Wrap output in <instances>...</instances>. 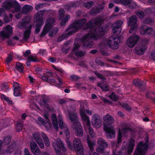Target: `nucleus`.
Here are the masks:
<instances>
[{
  "label": "nucleus",
  "instance_id": "obj_1",
  "mask_svg": "<svg viewBox=\"0 0 155 155\" xmlns=\"http://www.w3.org/2000/svg\"><path fill=\"white\" fill-rule=\"evenodd\" d=\"M123 23L122 21L118 20L111 26V32L113 35L109 37L108 40H107V46H109L113 50L118 49L120 44L122 43L121 36L117 35L121 32Z\"/></svg>",
  "mask_w": 155,
  "mask_h": 155
},
{
  "label": "nucleus",
  "instance_id": "obj_2",
  "mask_svg": "<svg viewBox=\"0 0 155 155\" xmlns=\"http://www.w3.org/2000/svg\"><path fill=\"white\" fill-rule=\"evenodd\" d=\"M107 29V25L104 27L99 26L93 31H90L83 36L81 38L83 46L85 47L91 48L93 45L92 39L97 40L104 36L101 33L105 32Z\"/></svg>",
  "mask_w": 155,
  "mask_h": 155
},
{
  "label": "nucleus",
  "instance_id": "obj_3",
  "mask_svg": "<svg viewBox=\"0 0 155 155\" xmlns=\"http://www.w3.org/2000/svg\"><path fill=\"white\" fill-rule=\"evenodd\" d=\"M87 21V19L85 18L74 21L66 30V31H67L72 29L68 32V35L71 36L73 34L76 32L82 29V27L84 25V27L83 28L84 30H87L92 29L94 27L93 20L91 19L86 23Z\"/></svg>",
  "mask_w": 155,
  "mask_h": 155
},
{
  "label": "nucleus",
  "instance_id": "obj_4",
  "mask_svg": "<svg viewBox=\"0 0 155 155\" xmlns=\"http://www.w3.org/2000/svg\"><path fill=\"white\" fill-rule=\"evenodd\" d=\"M145 140L146 143L142 141L140 142L137 144L134 155H145L148 147L149 139L147 136Z\"/></svg>",
  "mask_w": 155,
  "mask_h": 155
},
{
  "label": "nucleus",
  "instance_id": "obj_5",
  "mask_svg": "<svg viewBox=\"0 0 155 155\" xmlns=\"http://www.w3.org/2000/svg\"><path fill=\"white\" fill-rule=\"evenodd\" d=\"M3 7L6 10L12 8H15V11L18 12L20 10V6L16 1L6 0L3 3Z\"/></svg>",
  "mask_w": 155,
  "mask_h": 155
},
{
  "label": "nucleus",
  "instance_id": "obj_6",
  "mask_svg": "<svg viewBox=\"0 0 155 155\" xmlns=\"http://www.w3.org/2000/svg\"><path fill=\"white\" fill-rule=\"evenodd\" d=\"M136 131V130L134 129L128 127H125L122 130L119 129L118 133L117 143H120L122 141L121 139L122 137V132L124 134H126L129 132L133 134L135 133Z\"/></svg>",
  "mask_w": 155,
  "mask_h": 155
},
{
  "label": "nucleus",
  "instance_id": "obj_7",
  "mask_svg": "<svg viewBox=\"0 0 155 155\" xmlns=\"http://www.w3.org/2000/svg\"><path fill=\"white\" fill-rule=\"evenodd\" d=\"M139 38L140 37L139 35L135 33H133L128 38L126 44L129 47L133 48L137 43Z\"/></svg>",
  "mask_w": 155,
  "mask_h": 155
},
{
  "label": "nucleus",
  "instance_id": "obj_8",
  "mask_svg": "<svg viewBox=\"0 0 155 155\" xmlns=\"http://www.w3.org/2000/svg\"><path fill=\"white\" fill-rule=\"evenodd\" d=\"M69 118L73 123V126H81L78 119L77 113L71 112L69 113Z\"/></svg>",
  "mask_w": 155,
  "mask_h": 155
},
{
  "label": "nucleus",
  "instance_id": "obj_9",
  "mask_svg": "<svg viewBox=\"0 0 155 155\" xmlns=\"http://www.w3.org/2000/svg\"><path fill=\"white\" fill-rule=\"evenodd\" d=\"M104 9V4L103 3L101 5H98L93 7L90 13V14L94 15L100 13Z\"/></svg>",
  "mask_w": 155,
  "mask_h": 155
},
{
  "label": "nucleus",
  "instance_id": "obj_10",
  "mask_svg": "<svg viewBox=\"0 0 155 155\" xmlns=\"http://www.w3.org/2000/svg\"><path fill=\"white\" fill-rule=\"evenodd\" d=\"M101 119L98 114H94L92 117V123L93 126H101Z\"/></svg>",
  "mask_w": 155,
  "mask_h": 155
},
{
  "label": "nucleus",
  "instance_id": "obj_11",
  "mask_svg": "<svg viewBox=\"0 0 155 155\" xmlns=\"http://www.w3.org/2000/svg\"><path fill=\"white\" fill-rule=\"evenodd\" d=\"M146 47L144 45H138L135 48V50L136 53L139 55H142L144 54Z\"/></svg>",
  "mask_w": 155,
  "mask_h": 155
},
{
  "label": "nucleus",
  "instance_id": "obj_12",
  "mask_svg": "<svg viewBox=\"0 0 155 155\" xmlns=\"http://www.w3.org/2000/svg\"><path fill=\"white\" fill-rule=\"evenodd\" d=\"M46 11L45 9L41 10L37 13L36 16V22L43 23V20L42 17Z\"/></svg>",
  "mask_w": 155,
  "mask_h": 155
},
{
  "label": "nucleus",
  "instance_id": "obj_13",
  "mask_svg": "<svg viewBox=\"0 0 155 155\" xmlns=\"http://www.w3.org/2000/svg\"><path fill=\"white\" fill-rule=\"evenodd\" d=\"M49 100V98L48 97L43 96L41 100L39 102L41 106L46 108H48L49 106L48 103Z\"/></svg>",
  "mask_w": 155,
  "mask_h": 155
},
{
  "label": "nucleus",
  "instance_id": "obj_14",
  "mask_svg": "<svg viewBox=\"0 0 155 155\" xmlns=\"http://www.w3.org/2000/svg\"><path fill=\"white\" fill-rule=\"evenodd\" d=\"M31 26L29 25L28 27L25 30L23 35V39L25 41H26L29 38L31 33Z\"/></svg>",
  "mask_w": 155,
  "mask_h": 155
},
{
  "label": "nucleus",
  "instance_id": "obj_15",
  "mask_svg": "<svg viewBox=\"0 0 155 155\" xmlns=\"http://www.w3.org/2000/svg\"><path fill=\"white\" fill-rule=\"evenodd\" d=\"M116 132L113 127H107V138L110 139L114 138Z\"/></svg>",
  "mask_w": 155,
  "mask_h": 155
},
{
  "label": "nucleus",
  "instance_id": "obj_16",
  "mask_svg": "<svg viewBox=\"0 0 155 155\" xmlns=\"http://www.w3.org/2000/svg\"><path fill=\"white\" fill-rule=\"evenodd\" d=\"M74 148L75 150L77 151V155H84V148L81 143L77 145V146Z\"/></svg>",
  "mask_w": 155,
  "mask_h": 155
},
{
  "label": "nucleus",
  "instance_id": "obj_17",
  "mask_svg": "<svg viewBox=\"0 0 155 155\" xmlns=\"http://www.w3.org/2000/svg\"><path fill=\"white\" fill-rule=\"evenodd\" d=\"M137 22V18L136 16L133 15L130 18L128 25L129 26L136 27H137L136 23Z\"/></svg>",
  "mask_w": 155,
  "mask_h": 155
},
{
  "label": "nucleus",
  "instance_id": "obj_18",
  "mask_svg": "<svg viewBox=\"0 0 155 155\" xmlns=\"http://www.w3.org/2000/svg\"><path fill=\"white\" fill-rule=\"evenodd\" d=\"M73 129L75 130V133L77 136L80 137L83 136L84 131L82 127H74Z\"/></svg>",
  "mask_w": 155,
  "mask_h": 155
},
{
  "label": "nucleus",
  "instance_id": "obj_19",
  "mask_svg": "<svg viewBox=\"0 0 155 155\" xmlns=\"http://www.w3.org/2000/svg\"><path fill=\"white\" fill-rule=\"evenodd\" d=\"M32 9L33 7L31 6L26 5L23 6L22 12L23 13L27 14L32 12Z\"/></svg>",
  "mask_w": 155,
  "mask_h": 155
},
{
  "label": "nucleus",
  "instance_id": "obj_20",
  "mask_svg": "<svg viewBox=\"0 0 155 155\" xmlns=\"http://www.w3.org/2000/svg\"><path fill=\"white\" fill-rule=\"evenodd\" d=\"M144 34L148 35H155V31L150 27H147L143 31Z\"/></svg>",
  "mask_w": 155,
  "mask_h": 155
},
{
  "label": "nucleus",
  "instance_id": "obj_21",
  "mask_svg": "<svg viewBox=\"0 0 155 155\" xmlns=\"http://www.w3.org/2000/svg\"><path fill=\"white\" fill-rule=\"evenodd\" d=\"M84 124V126H91V122L89 117L86 115L81 116Z\"/></svg>",
  "mask_w": 155,
  "mask_h": 155
},
{
  "label": "nucleus",
  "instance_id": "obj_22",
  "mask_svg": "<svg viewBox=\"0 0 155 155\" xmlns=\"http://www.w3.org/2000/svg\"><path fill=\"white\" fill-rule=\"evenodd\" d=\"M16 142L14 141H12L6 150L7 152L9 153L12 152L14 151V149L16 147Z\"/></svg>",
  "mask_w": 155,
  "mask_h": 155
},
{
  "label": "nucleus",
  "instance_id": "obj_23",
  "mask_svg": "<svg viewBox=\"0 0 155 155\" xmlns=\"http://www.w3.org/2000/svg\"><path fill=\"white\" fill-rule=\"evenodd\" d=\"M15 68L17 71L20 73L24 72V67L22 64L19 62H16Z\"/></svg>",
  "mask_w": 155,
  "mask_h": 155
},
{
  "label": "nucleus",
  "instance_id": "obj_24",
  "mask_svg": "<svg viewBox=\"0 0 155 155\" xmlns=\"http://www.w3.org/2000/svg\"><path fill=\"white\" fill-rule=\"evenodd\" d=\"M93 21L94 25H98L102 23L104 21L101 17L98 16L95 18Z\"/></svg>",
  "mask_w": 155,
  "mask_h": 155
},
{
  "label": "nucleus",
  "instance_id": "obj_25",
  "mask_svg": "<svg viewBox=\"0 0 155 155\" xmlns=\"http://www.w3.org/2000/svg\"><path fill=\"white\" fill-rule=\"evenodd\" d=\"M133 83L136 87L140 88L142 86L143 81H141L140 79H137L133 80Z\"/></svg>",
  "mask_w": 155,
  "mask_h": 155
},
{
  "label": "nucleus",
  "instance_id": "obj_26",
  "mask_svg": "<svg viewBox=\"0 0 155 155\" xmlns=\"http://www.w3.org/2000/svg\"><path fill=\"white\" fill-rule=\"evenodd\" d=\"M87 141L89 148L92 151L94 150L93 147L96 144L94 142L91 140L89 135H87Z\"/></svg>",
  "mask_w": 155,
  "mask_h": 155
},
{
  "label": "nucleus",
  "instance_id": "obj_27",
  "mask_svg": "<svg viewBox=\"0 0 155 155\" xmlns=\"http://www.w3.org/2000/svg\"><path fill=\"white\" fill-rule=\"evenodd\" d=\"M58 80V83H57V81L54 78H50L49 79V82H51L55 84H56L59 86H60L63 84V82L62 81L61 78L59 77H58L57 78Z\"/></svg>",
  "mask_w": 155,
  "mask_h": 155
},
{
  "label": "nucleus",
  "instance_id": "obj_28",
  "mask_svg": "<svg viewBox=\"0 0 155 155\" xmlns=\"http://www.w3.org/2000/svg\"><path fill=\"white\" fill-rule=\"evenodd\" d=\"M10 35L4 31H2L0 32V36L2 39L8 38Z\"/></svg>",
  "mask_w": 155,
  "mask_h": 155
},
{
  "label": "nucleus",
  "instance_id": "obj_29",
  "mask_svg": "<svg viewBox=\"0 0 155 155\" xmlns=\"http://www.w3.org/2000/svg\"><path fill=\"white\" fill-rule=\"evenodd\" d=\"M106 82L103 81L101 83H97V86L100 87L101 89L104 91H107V84Z\"/></svg>",
  "mask_w": 155,
  "mask_h": 155
},
{
  "label": "nucleus",
  "instance_id": "obj_30",
  "mask_svg": "<svg viewBox=\"0 0 155 155\" xmlns=\"http://www.w3.org/2000/svg\"><path fill=\"white\" fill-rule=\"evenodd\" d=\"M145 96L146 97L152 100L154 102V92L150 91L147 92Z\"/></svg>",
  "mask_w": 155,
  "mask_h": 155
},
{
  "label": "nucleus",
  "instance_id": "obj_31",
  "mask_svg": "<svg viewBox=\"0 0 155 155\" xmlns=\"http://www.w3.org/2000/svg\"><path fill=\"white\" fill-rule=\"evenodd\" d=\"M51 120L53 126H58V120H57L56 115L55 114H52Z\"/></svg>",
  "mask_w": 155,
  "mask_h": 155
},
{
  "label": "nucleus",
  "instance_id": "obj_32",
  "mask_svg": "<svg viewBox=\"0 0 155 155\" xmlns=\"http://www.w3.org/2000/svg\"><path fill=\"white\" fill-rule=\"evenodd\" d=\"M58 30V29L57 27H54L49 32L48 34L49 36L51 37H53L54 35L57 33Z\"/></svg>",
  "mask_w": 155,
  "mask_h": 155
},
{
  "label": "nucleus",
  "instance_id": "obj_33",
  "mask_svg": "<svg viewBox=\"0 0 155 155\" xmlns=\"http://www.w3.org/2000/svg\"><path fill=\"white\" fill-rule=\"evenodd\" d=\"M11 137L8 136L5 137L2 141V143L5 145H7L11 141Z\"/></svg>",
  "mask_w": 155,
  "mask_h": 155
},
{
  "label": "nucleus",
  "instance_id": "obj_34",
  "mask_svg": "<svg viewBox=\"0 0 155 155\" xmlns=\"http://www.w3.org/2000/svg\"><path fill=\"white\" fill-rule=\"evenodd\" d=\"M111 99L114 101H116L119 99L118 96L116 94V93L113 92L111 94L108 96Z\"/></svg>",
  "mask_w": 155,
  "mask_h": 155
},
{
  "label": "nucleus",
  "instance_id": "obj_35",
  "mask_svg": "<svg viewBox=\"0 0 155 155\" xmlns=\"http://www.w3.org/2000/svg\"><path fill=\"white\" fill-rule=\"evenodd\" d=\"M70 18V16L69 15L66 16L65 18L61 20L60 23V25L61 26L64 25Z\"/></svg>",
  "mask_w": 155,
  "mask_h": 155
},
{
  "label": "nucleus",
  "instance_id": "obj_36",
  "mask_svg": "<svg viewBox=\"0 0 155 155\" xmlns=\"http://www.w3.org/2000/svg\"><path fill=\"white\" fill-rule=\"evenodd\" d=\"M29 21H22L18 24L19 28L20 29H22L29 25Z\"/></svg>",
  "mask_w": 155,
  "mask_h": 155
},
{
  "label": "nucleus",
  "instance_id": "obj_37",
  "mask_svg": "<svg viewBox=\"0 0 155 155\" xmlns=\"http://www.w3.org/2000/svg\"><path fill=\"white\" fill-rule=\"evenodd\" d=\"M43 23L37 22L35 26V33L38 34L39 33L41 28V26L43 25Z\"/></svg>",
  "mask_w": 155,
  "mask_h": 155
},
{
  "label": "nucleus",
  "instance_id": "obj_38",
  "mask_svg": "<svg viewBox=\"0 0 155 155\" xmlns=\"http://www.w3.org/2000/svg\"><path fill=\"white\" fill-rule=\"evenodd\" d=\"M114 120L113 117L109 115V114H107V126L108 125H111L113 123Z\"/></svg>",
  "mask_w": 155,
  "mask_h": 155
},
{
  "label": "nucleus",
  "instance_id": "obj_39",
  "mask_svg": "<svg viewBox=\"0 0 155 155\" xmlns=\"http://www.w3.org/2000/svg\"><path fill=\"white\" fill-rule=\"evenodd\" d=\"M105 148L104 145H99L98 147L97 148L96 151L99 153H103L104 152Z\"/></svg>",
  "mask_w": 155,
  "mask_h": 155
},
{
  "label": "nucleus",
  "instance_id": "obj_40",
  "mask_svg": "<svg viewBox=\"0 0 155 155\" xmlns=\"http://www.w3.org/2000/svg\"><path fill=\"white\" fill-rule=\"evenodd\" d=\"M59 126H66L64 122L62 117L58 115V124Z\"/></svg>",
  "mask_w": 155,
  "mask_h": 155
},
{
  "label": "nucleus",
  "instance_id": "obj_41",
  "mask_svg": "<svg viewBox=\"0 0 155 155\" xmlns=\"http://www.w3.org/2000/svg\"><path fill=\"white\" fill-rule=\"evenodd\" d=\"M135 13L137 15L141 18H143L145 15V14L144 12L140 10L136 11Z\"/></svg>",
  "mask_w": 155,
  "mask_h": 155
},
{
  "label": "nucleus",
  "instance_id": "obj_42",
  "mask_svg": "<svg viewBox=\"0 0 155 155\" xmlns=\"http://www.w3.org/2000/svg\"><path fill=\"white\" fill-rule=\"evenodd\" d=\"M60 129L64 132L66 135H69L70 134L69 130L67 127H60Z\"/></svg>",
  "mask_w": 155,
  "mask_h": 155
},
{
  "label": "nucleus",
  "instance_id": "obj_43",
  "mask_svg": "<svg viewBox=\"0 0 155 155\" xmlns=\"http://www.w3.org/2000/svg\"><path fill=\"white\" fill-rule=\"evenodd\" d=\"M37 123H40L43 126H47V125L45 126V125L47 124L48 122L44 119L41 117H38V121L37 122Z\"/></svg>",
  "mask_w": 155,
  "mask_h": 155
},
{
  "label": "nucleus",
  "instance_id": "obj_44",
  "mask_svg": "<svg viewBox=\"0 0 155 155\" xmlns=\"http://www.w3.org/2000/svg\"><path fill=\"white\" fill-rule=\"evenodd\" d=\"M94 3L92 1L88 2L87 3H85L84 4V7L87 9H89L91 8L93 5Z\"/></svg>",
  "mask_w": 155,
  "mask_h": 155
},
{
  "label": "nucleus",
  "instance_id": "obj_45",
  "mask_svg": "<svg viewBox=\"0 0 155 155\" xmlns=\"http://www.w3.org/2000/svg\"><path fill=\"white\" fill-rule=\"evenodd\" d=\"M28 59L30 62H37L38 61V59L37 57H34L31 55L28 57Z\"/></svg>",
  "mask_w": 155,
  "mask_h": 155
},
{
  "label": "nucleus",
  "instance_id": "obj_46",
  "mask_svg": "<svg viewBox=\"0 0 155 155\" xmlns=\"http://www.w3.org/2000/svg\"><path fill=\"white\" fill-rule=\"evenodd\" d=\"M10 35L12 33V27L10 25H7L6 27V30L5 31Z\"/></svg>",
  "mask_w": 155,
  "mask_h": 155
},
{
  "label": "nucleus",
  "instance_id": "obj_47",
  "mask_svg": "<svg viewBox=\"0 0 155 155\" xmlns=\"http://www.w3.org/2000/svg\"><path fill=\"white\" fill-rule=\"evenodd\" d=\"M121 106L123 108L127 111H129L131 110V107H130L128 104L127 103H123L121 104Z\"/></svg>",
  "mask_w": 155,
  "mask_h": 155
},
{
  "label": "nucleus",
  "instance_id": "obj_48",
  "mask_svg": "<svg viewBox=\"0 0 155 155\" xmlns=\"http://www.w3.org/2000/svg\"><path fill=\"white\" fill-rule=\"evenodd\" d=\"M30 146L31 150L35 149L37 147L38 148L35 142L32 140L30 142Z\"/></svg>",
  "mask_w": 155,
  "mask_h": 155
},
{
  "label": "nucleus",
  "instance_id": "obj_49",
  "mask_svg": "<svg viewBox=\"0 0 155 155\" xmlns=\"http://www.w3.org/2000/svg\"><path fill=\"white\" fill-rule=\"evenodd\" d=\"M52 25H51L50 24L46 22L45 25L44 26L43 29L45 30L48 32L52 28Z\"/></svg>",
  "mask_w": 155,
  "mask_h": 155
},
{
  "label": "nucleus",
  "instance_id": "obj_50",
  "mask_svg": "<svg viewBox=\"0 0 155 155\" xmlns=\"http://www.w3.org/2000/svg\"><path fill=\"white\" fill-rule=\"evenodd\" d=\"M129 8L131 9L135 8L137 6V3L131 0L130 3L128 5Z\"/></svg>",
  "mask_w": 155,
  "mask_h": 155
},
{
  "label": "nucleus",
  "instance_id": "obj_51",
  "mask_svg": "<svg viewBox=\"0 0 155 155\" xmlns=\"http://www.w3.org/2000/svg\"><path fill=\"white\" fill-rule=\"evenodd\" d=\"M134 146V144H129L127 149V153L128 154H130L133 152Z\"/></svg>",
  "mask_w": 155,
  "mask_h": 155
},
{
  "label": "nucleus",
  "instance_id": "obj_52",
  "mask_svg": "<svg viewBox=\"0 0 155 155\" xmlns=\"http://www.w3.org/2000/svg\"><path fill=\"white\" fill-rule=\"evenodd\" d=\"M31 151L35 155H39L41 154V152L38 149V148L37 147L35 149L31 150Z\"/></svg>",
  "mask_w": 155,
  "mask_h": 155
},
{
  "label": "nucleus",
  "instance_id": "obj_53",
  "mask_svg": "<svg viewBox=\"0 0 155 155\" xmlns=\"http://www.w3.org/2000/svg\"><path fill=\"white\" fill-rule=\"evenodd\" d=\"M121 4L125 6H128L130 3L131 0H121Z\"/></svg>",
  "mask_w": 155,
  "mask_h": 155
},
{
  "label": "nucleus",
  "instance_id": "obj_54",
  "mask_svg": "<svg viewBox=\"0 0 155 155\" xmlns=\"http://www.w3.org/2000/svg\"><path fill=\"white\" fill-rule=\"evenodd\" d=\"M84 53L82 51H76L75 52V55L77 57H82L84 55Z\"/></svg>",
  "mask_w": 155,
  "mask_h": 155
},
{
  "label": "nucleus",
  "instance_id": "obj_55",
  "mask_svg": "<svg viewBox=\"0 0 155 155\" xmlns=\"http://www.w3.org/2000/svg\"><path fill=\"white\" fill-rule=\"evenodd\" d=\"M95 62L97 64L100 65L102 66H104V63L100 59V58H97L95 60Z\"/></svg>",
  "mask_w": 155,
  "mask_h": 155
},
{
  "label": "nucleus",
  "instance_id": "obj_56",
  "mask_svg": "<svg viewBox=\"0 0 155 155\" xmlns=\"http://www.w3.org/2000/svg\"><path fill=\"white\" fill-rule=\"evenodd\" d=\"M73 147H75L76 146H77V145H78V144H80L81 143V142L80 140L77 138H75L73 140Z\"/></svg>",
  "mask_w": 155,
  "mask_h": 155
},
{
  "label": "nucleus",
  "instance_id": "obj_57",
  "mask_svg": "<svg viewBox=\"0 0 155 155\" xmlns=\"http://www.w3.org/2000/svg\"><path fill=\"white\" fill-rule=\"evenodd\" d=\"M65 13V11L63 8H61L59 10V16L61 18H63L64 15Z\"/></svg>",
  "mask_w": 155,
  "mask_h": 155
},
{
  "label": "nucleus",
  "instance_id": "obj_58",
  "mask_svg": "<svg viewBox=\"0 0 155 155\" xmlns=\"http://www.w3.org/2000/svg\"><path fill=\"white\" fill-rule=\"evenodd\" d=\"M153 21L150 18H146L144 21V22L147 24H149L151 25L153 22Z\"/></svg>",
  "mask_w": 155,
  "mask_h": 155
},
{
  "label": "nucleus",
  "instance_id": "obj_59",
  "mask_svg": "<svg viewBox=\"0 0 155 155\" xmlns=\"http://www.w3.org/2000/svg\"><path fill=\"white\" fill-rule=\"evenodd\" d=\"M55 21L54 18H50L47 20L46 22L50 24L51 25H52Z\"/></svg>",
  "mask_w": 155,
  "mask_h": 155
},
{
  "label": "nucleus",
  "instance_id": "obj_60",
  "mask_svg": "<svg viewBox=\"0 0 155 155\" xmlns=\"http://www.w3.org/2000/svg\"><path fill=\"white\" fill-rule=\"evenodd\" d=\"M97 143L99 145H103L106 143V141L102 138H99L97 140Z\"/></svg>",
  "mask_w": 155,
  "mask_h": 155
},
{
  "label": "nucleus",
  "instance_id": "obj_61",
  "mask_svg": "<svg viewBox=\"0 0 155 155\" xmlns=\"http://www.w3.org/2000/svg\"><path fill=\"white\" fill-rule=\"evenodd\" d=\"M94 74L99 78L105 80V78L102 74L97 71L94 72Z\"/></svg>",
  "mask_w": 155,
  "mask_h": 155
},
{
  "label": "nucleus",
  "instance_id": "obj_62",
  "mask_svg": "<svg viewBox=\"0 0 155 155\" xmlns=\"http://www.w3.org/2000/svg\"><path fill=\"white\" fill-rule=\"evenodd\" d=\"M12 59V56L11 54H9L8 55V57L6 58V62L7 63H8L11 61Z\"/></svg>",
  "mask_w": 155,
  "mask_h": 155
},
{
  "label": "nucleus",
  "instance_id": "obj_63",
  "mask_svg": "<svg viewBox=\"0 0 155 155\" xmlns=\"http://www.w3.org/2000/svg\"><path fill=\"white\" fill-rule=\"evenodd\" d=\"M89 132L90 135L92 138L93 137L94 135V130L91 127L88 128Z\"/></svg>",
  "mask_w": 155,
  "mask_h": 155
},
{
  "label": "nucleus",
  "instance_id": "obj_64",
  "mask_svg": "<svg viewBox=\"0 0 155 155\" xmlns=\"http://www.w3.org/2000/svg\"><path fill=\"white\" fill-rule=\"evenodd\" d=\"M80 113L81 116L86 115V110L84 107H81L80 109Z\"/></svg>",
  "mask_w": 155,
  "mask_h": 155
}]
</instances>
